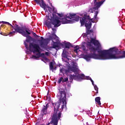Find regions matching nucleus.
I'll return each mask as SVG.
<instances>
[{
	"label": "nucleus",
	"instance_id": "obj_1",
	"mask_svg": "<svg viewBox=\"0 0 125 125\" xmlns=\"http://www.w3.org/2000/svg\"><path fill=\"white\" fill-rule=\"evenodd\" d=\"M59 96L60 97V102H56L55 103H52V105L54 106V114L52 117L51 120H53V122L55 124L58 123L59 120L61 118V115L62 113L61 111H59V107H60L61 102H62L63 104L65 103V106L67 104L66 102V96L67 93L65 91V89L62 88H60L59 89Z\"/></svg>",
	"mask_w": 125,
	"mask_h": 125
},
{
	"label": "nucleus",
	"instance_id": "obj_2",
	"mask_svg": "<svg viewBox=\"0 0 125 125\" xmlns=\"http://www.w3.org/2000/svg\"><path fill=\"white\" fill-rule=\"evenodd\" d=\"M90 54L85 55L83 56L84 59L87 61H89L91 58L93 59H99L100 60H107V51L106 50H98V48L93 46L90 48ZM98 51L99 54H96V51Z\"/></svg>",
	"mask_w": 125,
	"mask_h": 125
},
{
	"label": "nucleus",
	"instance_id": "obj_3",
	"mask_svg": "<svg viewBox=\"0 0 125 125\" xmlns=\"http://www.w3.org/2000/svg\"><path fill=\"white\" fill-rule=\"evenodd\" d=\"M106 58L107 60L125 58V51H122L118 49L110 48L106 50Z\"/></svg>",
	"mask_w": 125,
	"mask_h": 125
},
{
	"label": "nucleus",
	"instance_id": "obj_4",
	"mask_svg": "<svg viewBox=\"0 0 125 125\" xmlns=\"http://www.w3.org/2000/svg\"><path fill=\"white\" fill-rule=\"evenodd\" d=\"M15 31H12L9 33V35H13V34H15L16 32L22 35L23 37L26 38V42H30L33 39L32 37H31L29 35H31V30L29 29V28H26L25 27H20L18 25H15Z\"/></svg>",
	"mask_w": 125,
	"mask_h": 125
},
{
	"label": "nucleus",
	"instance_id": "obj_5",
	"mask_svg": "<svg viewBox=\"0 0 125 125\" xmlns=\"http://www.w3.org/2000/svg\"><path fill=\"white\" fill-rule=\"evenodd\" d=\"M44 24L49 29L51 28L52 31H55V29L52 28L51 24L54 25L55 28H57L61 25L58 17H57V16H51V15L46 16V20L44 21Z\"/></svg>",
	"mask_w": 125,
	"mask_h": 125
},
{
	"label": "nucleus",
	"instance_id": "obj_6",
	"mask_svg": "<svg viewBox=\"0 0 125 125\" xmlns=\"http://www.w3.org/2000/svg\"><path fill=\"white\" fill-rule=\"evenodd\" d=\"M91 20H92V19H90V17H89V16H86V15H85L83 17L80 18L81 26L85 25L87 35H90V34L93 35V30H90L91 26L92 25V23H91V21H90Z\"/></svg>",
	"mask_w": 125,
	"mask_h": 125
},
{
	"label": "nucleus",
	"instance_id": "obj_7",
	"mask_svg": "<svg viewBox=\"0 0 125 125\" xmlns=\"http://www.w3.org/2000/svg\"><path fill=\"white\" fill-rule=\"evenodd\" d=\"M69 70L74 73L75 75L71 74L69 76L70 81H73V80L75 81H79L81 79H84V74H80L79 73V68L77 67L76 65L75 66H71L69 67Z\"/></svg>",
	"mask_w": 125,
	"mask_h": 125
},
{
	"label": "nucleus",
	"instance_id": "obj_8",
	"mask_svg": "<svg viewBox=\"0 0 125 125\" xmlns=\"http://www.w3.org/2000/svg\"><path fill=\"white\" fill-rule=\"evenodd\" d=\"M67 19H71V20H73V21H76V22H78L80 19H81V18L79 16H77L76 14H67L66 15V17L62 18L61 20V21H60V23H62V24H68V23L70 22V20H68Z\"/></svg>",
	"mask_w": 125,
	"mask_h": 125
},
{
	"label": "nucleus",
	"instance_id": "obj_9",
	"mask_svg": "<svg viewBox=\"0 0 125 125\" xmlns=\"http://www.w3.org/2000/svg\"><path fill=\"white\" fill-rule=\"evenodd\" d=\"M34 48V50L33 51V52L35 53V52H38V53H36V56L33 55L32 58L34 59H36V58H40L41 57V47H40V45L38 44L34 43H29V48Z\"/></svg>",
	"mask_w": 125,
	"mask_h": 125
},
{
	"label": "nucleus",
	"instance_id": "obj_10",
	"mask_svg": "<svg viewBox=\"0 0 125 125\" xmlns=\"http://www.w3.org/2000/svg\"><path fill=\"white\" fill-rule=\"evenodd\" d=\"M94 1V7L93 8H90L87 11L88 13H93L94 10H98V8L103 4L104 0H93Z\"/></svg>",
	"mask_w": 125,
	"mask_h": 125
},
{
	"label": "nucleus",
	"instance_id": "obj_11",
	"mask_svg": "<svg viewBox=\"0 0 125 125\" xmlns=\"http://www.w3.org/2000/svg\"><path fill=\"white\" fill-rule=\"evenodd\" d=\"M41 40H38V42L40 43V46L41 47H44L45 44H47L48 39H44L43 37H41Z\"/></svg>",
	"mask_w": 125,
	"mask_h": 125
},
{
	"label": "nucleus",
	"instance_id": "obj_12",
	"mask_svg": "<svg viewBox=\"0 0 125 125\" xmlns=\"http://www.w3.org/2000/svg\"><path fill=\"white\" fill-rule=\"evenodd\" d=\"M34 1L36 2L37 4H39L41 7H43V8L45 7V4H44L43 0H34Z\"/></svg>",
	"mask_w": 125,
	"mask_h": 125
},
{
	"label": "nucleus",
	"instance_id": "obj_13",
	"mask_svg": "<svg viewBox=\"0 0 125 125\" xmlns=\"http://www.w3.org/2000/svg\"><path fill=\"white\" fill-rule=\"evenodd\" d=\"M91 43H93L94 45H96L97 46H99V42L98 41L95 40L94 38H92V37H90Z\"/></svg>",
	"mask_w": 125,
	"mask_h": 125
},
{
	"label": "nucleus",
	"instance_id": "obj_14",
	"mask_svg": "<svg viewBox=\"0 0 125 125\" xmlns=\"http://www.w3.org/2000/svg\"><path fill=\"white\" fill-rule=\"evenodd\" d=\"M48 106V104H46V105H44L42 109L41 110L42 113L44 115L47 113V108Z\"/></svg>",
	"mask_w": 125,
	"mask_h": 125
},
{
	"label": "nucleus",
	"instance_id": "obj_15",
	"mask_svg": "<svg viewBox=\"0 0 125 125\" xmlns=\"http://www.w3.org/2000/svg\"><path fill=\"white\" fill-rule=\"evenodd\" d=\"M68 78L63 79V77H61L60 79H59L58 83H61V82H62V83H65V82H68Z\"/></svg>",
	"mask_w": 125,
	"mask_h": 125
},
{
	"label": "nucleus",
	"instance_id": "obj_16",
	"mask_svg": "<svg viewBox=\"0 0 125 125\" xmlns=\"http://www.w3.org/2000/svg\"><path fill=\"white\" fill-rule=\"evenodd\" d=\"M62 57L63 58H68V52L65 50H63L62 53Z\"/></svg>",
	"mask_w": 125,
	"mask_h": 125
},
{
	"label": "nucleus",
	"instance_id": "obj_17",
	"mask_svg": "<svg viewBox=\"0 0 125 125\" xmlns=\"http://www.w3.org/2000/svg\"><path fill=\"white\" fill-rule=\"evenodd\" d=\"M44 4H45V8H43V7H42V8H43L44 10H46L45 8H48L49 12H50V13H51V12H52V9L50 7L47 6L45 3H44Z\"/></svg>",
	"mask_w": 125,
	"mask_h": 125
},
{
	"label": "nucleus",
	"instance_id": "obj_18",
	"mask_svg": "<svg viewBox=\"0 0 125 125\" xmlns=\"http://www.w3.org/2000/svg\"><path fill=\"white\" fill-rule=\"evenodd\" d=\"M95 101L97 104H98L99 106H100L101 105V102L100 101V97H97L95 98Z\"/></svg>",
	"mask_w": 125,
	"mask_h": 125
},
{
	"label": "nucleus",
	"instance_id": "obj_19",
	"mask_svg": "<svg viewBox=\"0 0 125 125\" xmlns=\"http://www.w3.org/2000/svg\"><path fill=\"white\" fill-rule=\"evenodd\" d=\"M64 46L65 48H70V47H73V46H72V44L70 43L69 42H67L64 44Z\"/></svg>",
	"mask_w": 125,
	"mask_h": 125
},
{
	"label": "nucleus",
	"instance_id": "obj_20",
	"mask_svg": "<svg viewBox=\"0 0 125 125\" xmlns=\"http://www.w3.org/2000/svg\"><path fill=\"white\" fill-rule=\"evenodd\" d=\"M53 42V48H56L58 47L59 45H58V43H57V42Z\"/></svg>",
	"mask_w": 125,
	"mask_h": 125
},
{
	"label": "nucleus",
	"instance_id": "obj_21",
	"mask_svg": "<svg viewBox=\"0 0 125 125\" xmlns=\"http://www.w3.org/2000/svg\"><path fill=\"white\" fill-rule=\"evenodd\" d=\"M49 68L50 70H51L52 72H53V70H54V68H53V62H50Z\"/></svg>",
	"mask_w": 125,
	"mask_h": 125
},
{
	"label": "nucleus",
	"instance_id": "obj_22",
	"mask_svg": "<svg viewBox=\"0 0 125 125\" xmlns=\"http://www.w3.org/2000/svg\"><path fill=\"white\" fill-rule=\"evenodd\" d=\"M79 49H80V47L78 45L75 46L74 47V52L78 53V50H79Z\"/></svg>",
	"mask_w": 125,
	"mask_h": 125
},
{
	"label": "nucleus",
	"instance_id": "obj_23",
	"mask_svg": "<svg viewBox=\"0 0 125 125\" xmlns=\"http://www.w3.org/2000/svg\"><path fill=\"white\" fill-rule=\"evenodd\" d=\"M97 15H98V11H96L95 12V15H94V18H93L94 20H95V19H96L97 18Z\"/></svg>",
	"mask_w": 125,
	"mask_h": 125
},
{
	"label": "nucleus",
	"instance_id": "obj_24",
	"mask_svg": "<svg viewBox=\"0 0 125 125\" xmlns=\"http://www.w3.org/2000/svg\"><path fill=\"white\" fill-rule=\"evenodd\" d=\"M82 48L83 51H87V50H86V48L85 47L84 45H82Z\"/></svg>",
	"mask_w": 125,
	"mask_h": 125
},
{
	"label": "nucleus",
	"instance_id": "obj_25",
	"mask_svg": "<svg viewBox=\"0 0 125 125\" xmlns=\"http://www.w3.org/2000/svg\"><path fill=\"white\" fill-rule=\"evenodd\" d=\"M93 85L94 86V89L97 91L96 93H98V87H97V85H94V84Z\"/></svg>",
	"mask_w": 125,
	"mask_h": 125
},
{
	"label": "nucleus",
	"instance_id": "obj_26",
	"mask_svg": "<svg viewBox=\"0 0 125 125\" xmlns=\"http://www.w3.org/2000/svg\"><path fill=\"white\" fill-rule=\"evenodd\" d=\"M90 77L89 76H86L84 75V78L83 79H80V80H90Z\"/></svg>",
	"mask_w": 125,
	"mask_h": 125
},
{
	"label": "nucleus",
	"instance_id": "obj_27",
	"mask_svg": "<svg viewBox=\"0 0 125 125\" xmlns=\"http://www.w3.org/2000/svg\"><path fill=\"white\" fill-rule=\"evenodd\" d=\"M41 56V57H42V58H44L45 57V54L44 53H42L40 54V57Z\"/></svg>",
	"mask_w": 125,
	"mask_h": 125
},
{
	"label": "nucleus",
	"instance_id": "obj_28",
	"mask_svg": "<svg viewBox=\"0 0 125 125\" xmlns=\"http://www.w3.org/2000/svg\"><path fill=\"white\" fill-rule=\"evenodd\" d=\"M0 23H3V24H7L8 25V24H9V22H6V21H0Z\"/></svg>",
	"mask_w": 125,
	"mask_h": 125
},
{
	"label": "nucleus",
	"instance_id": "obj_29",
	"mask_svg": "<svg viewBox=\"0 0 125 125\" xmlns=\"http://www.w3.org/2000/svg\"><path fill=\"white\" fill-rule=\"evenodd\" d=\"M33 35L34 37H36L37 38H39V37H40L39 35H37V34L34 32L33 33Z\"/></svg>",
	"mask_w": 125,
	"mask_h": 125
},
{
	"label": "nucleus",
	"instance_id": "obj_30",
	"mask_svg": "<svg viewBox=\"0 0 125 125\" xmlns=\"http://www.w3.org/2000/svg\"><path fill=\"white\" fill-rule=\"evenodd\" d=\"M89 80L91 82L92 84L93 85H94V82H93V80H92V79H91V78H90Z\"/></svg>",
	"mask_w": 125,
	"mask_h": 125
},
{
	"label": "nucleus",
	"instance_id": "obj_31",
	"mask_svg": "<svg viewBox=\"0 0 125 125\" xmlns=\"http://www.w3.org/2000/svg\"><path fill=\"white\" fill-rule=\"evenodd\" d=\"M24 44L25 47H26L27 49H28V44H27V43H26V42H24Z\"/></svg>",
	"mask_w": 125,
	"mask_h": 125
},
{
	"label": "nucleus",
	"instance_id": "obj_32",
	"mask_svg": "<svg viewBox=\"0 0 125 125\" xmlns=\"http://www.w3.org/2000/svg\"><path fill=\"white\" fill-rule=\"evenodd\" d=\"M58 15H59L60 17H63V16H64L63 14H58Z\"/></svg>",
	"mask_w": 125,
	"mask_h": 125
},
{
	"label": "nucleus",
	"instance_id": "obj_33",
	"mask_svg": "<svg viewBox=\"0 0 125 125\" xmlns=\"http://www.w3.org/2000/svg\"><path fill=\"white\" fill-rule=\"evenodd\" d=\"M45 55H46V56H48V55H49V53L48 52H46L45 53Z\"/></svg>",
	"mask_w": 125,
	"mask_h": 125
},
{
	"label": "nucleus",
	"instance_id": "obj_34",
	"mask_svg": "<svg viewBox=\"0 0 125 125\" xmlns=\"http://www.w3.org/2000/svg\"><path fill=\"white\" fill-rule=\"evenodd\" d=\"M13 24H14V25H15L14 26V27H15V28H14V30H15V25H17V24H16V21H14L13 22Z\"/></svg>",
	"mask_w": 125,
	"mask_h": 125
},
{
	"label": "nucleus",
	"instance_id": "obj_35",
	"mask_svg": "<svg viewBox=\"0 0 125 125\" xmlns=\"http://www.w3.org/2000/svg\"><path fill=\"white\" fill-rule=\"evenodd\" d=\"M54 37H55V38H57V35H56V34H55V33H53L52 34Z\"/></svg>",
	"mask_w": 125,
	"mask_h": 125
},
{
	"label": "nucleus",
	"instance_id": "obj_36",
	"mask_svg": "<svg viewBox=\"0 0 125 125\" xmlns=\"http://www.w3.org/2000/svg\"><path fill=\"white\" fill-rule=\"evenodd\" d=\"M43 58H44L45 61H47L48 60V59H47V58H46V57Z\"/></svg>",
	"mask_w": 125,
	"mask_h": 125
},
{
	"label": "nucleus",
	"instance_id": "obj_37",
	"mask_svg": "<svg viewBox=\"0 0 125 125\" xmlns=\"http://www.w3.org/2000/svg\"><path fill=\"white\" fill-rule=\"evenodd\" d=\"M8 25H9L10 26H11L12 28H13V29H14L15 28V27L13 26V25H11V24L9 23V24H8Z\"/></svg>",
	"mask_w": 125,
	"mask_h": 125
},
{
	"label": "nucleus",
	"instance_id": "obj_38",
	"mask_svg": "<svg viewBox=\"0 0 125 125\" xmlns=\"http://www.w3.org/2000/svg\"><path fill=\"white\" fill-rule=\"evenodd\" d=\"M87 35H88V34H87V33H86V34H84V37H87Z\"/></svg>",
	"mask_w": 125,
	"mask_h": 125
},
{
	"label": "nucleus",
	"instance_id": "obj_39",
	"mask_svg": "<svg viewBox=\"0 0 125 125\" xmlns=\"http://www.w3.org/2000/svg\"><path fill=\"white\" fill-rule=\"evenodd\" d=\"M63 109H64V105L62 106V109L63 110Z\"/></svg>",
	"mask_w": 125,
	"mask_h": 125
},
{
	"label": "nucleus",
	"instance_id": "obj_40",
	"mask_svg": "<svg viewBox=\"0 0 125 125\" xmlns=\"http://www.w3.org/2000/svg\"><path fill=\"white\" fill-rule=\"evenodd\" d=\"M60 72H63V69H60Z\"/></svg>",
	"mask_w": 125,
	"mask_h": 125
},
{
	"label": "nucleus",
	"instance_id": "obj_41",
	"mask_svg": "<svg viewBox=\"0 0 125 125\" xmlns=\"http://www.w3.org/2000/svg\"><path fill=\"white\" fill-rule=\"evenodd\" d=\"M46 10H45V12H46V11H47V9H46V8H45Z\"/></svg>",
	"mask_w": 125,
	"mask_h": 125
},
{
	"label": "nucleus",
	"instance_id": "obj_42",
	"mask_svg": "<svg viewBox=\"0 0 125 125\" xmlns=\"http://www.w3.org/2000/svg\"><path fill=\"white\" fill-rule=\"evenodd\" d=\"M0 35H3V33L1 32H0Z\"/></svg>",
	"mask_w": 125,
	"mask_h": 125
},
{
	"label": "nucleus",
	"instance_id": "obj_43",
	"mask_svg": "<svg viewBox=\"0 0 125 125\" xmlns=\"http://www.w3.org/2000/svg\"><path fill=\"white\" fill-rule=\"evenodd\" d=\"M51 5L52 6V4H51Z\"/></svg>",
	"mask_w": 125,
	"mask_h": 125
},
{
	"label": "nucleus",
	"instance_id": "obj_44",
	"mask_svg": "<svg viewBox=\"0 0 125 125\" xmlns=\"http://www.w3.org/2000/svg\"><path fill=\"white\" fill-rule=\"evenodd\" d=\"M104 0V1H105V0Z\"/></svg>",
	"mask_w": 125,
	"mask_h": 125
}]
</instances>
